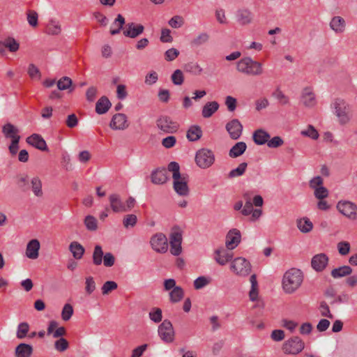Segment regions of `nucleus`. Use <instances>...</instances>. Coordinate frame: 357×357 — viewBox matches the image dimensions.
Instances as JSON below:
<instances>
[{
	"label": "nucleus",
	"instance_id": "nucleus-1",
	"mask_svg": "<svg viewBox=\"0 0 357 357\" xmlns=\"http://www.w3.org/2000/svg\"><path fill=\"white\" fill-rule=\"evenodd\" d=\"M168 171L172 173L173 188L175 192L180 196H187L189 194L188 178L187 175L181 174L178 163L171 162L168 165Z\"/></svg>",
	"mask_w": 357,
	"mask_h": 357
},
{
	"label": "nucleus",
	"instance_id": "nucleus-2",
	"mask_svg": "<svg viewBox=\"0 0 357 357\" xmlns=\"http://www.w3.org/2000/svg\"><path fill=\"white\" fill-rule=\"evenodd\" d=\"M303 274L301 270L291 268L287 271L282 278V286L286 294L294 293L302 284Z\"/></svg>",
	"mask_w": 357,
	"mask_h": 357
},
{
	"label": "nucleus",
	"instance_id": "nucleus-3",
	"mask_svg": "<svg viewBox=\"0 0 357 357\" xmlns=\"http://www.w3.org/2000/svg\"><path fill=\"white\" fill-rule=\"evenodd\" d=\"M236 69L247 75L259 76L264 73L262 64L250 57H245L237 62Z\"/></svg>",
	"mask_w": 357,
	"mask_h": 357
},
{
	"label": "nucleus",
	"instance_id": "nucleus-4",
	"mask_svg": "<svg viewBox=\"0 0 357 357\" xmlns=\"http://www.w3.org/2000/svg\"><path fill=\"white\" fill-rule=\"evenodd\" d=\"M251 269L250 261L244 257H236L231 260L230 264V271L238 277L248 276L250 273Z\"/></svg>",
	"mask_w": 357,
	"mask_h": 357
},
{
	"label": "nucleus",
	"instance_id": "nucleus-5",
	"mask_svg": "<svg viewBox=\"0 0 357 357\" xmlns=\"http://www.w3.org/2000/svg\"><path fill=\"white\" fill-rule=\"evenodd\" d=\"M335 114L340 124L344 125L350 120V106L342 99H336L333 103Z\"/></svg>",
	"mask_w": 357,
	"mask_h": 357
},
{
	"label": "nucleus",
	"instance_id": "nucleus-6",
	"mask_svg": "<svg viewBox=\"0 0 357 357\" xmlns=\"http://www.w3.org/2000/svg\"><path fill=\"white\" fill-rule=\"evenodd\" d=\"M195 162L202 169H207L212 166L215 162V155L213 151L208 149H201L195 155Z\"/></svg>",
	"mask_w": 357,
	"mask_h": 357
},
{
	"label": "nucleus",
	"instance_id": "nucleus-7",
	"mask_svg": "<svg viewBox=\"0 0 357 357\" xmlns=\"http://www.w3.org/2000/svg\"><path fill=\"white\" fill-rule=\"evenodd\" d=\"M102 260L104 266L106 267L112 266L115 262V258L111 252H107L104 255L102 247L96 245L93 252V263L99 266L102 264Z\"/></svg>",
	"mask_w": 357,
	"mask_h": 357
},
{
	"label": "nucleus",
	"instance_id": "nucleus-8",
	"mask_svg": "<svg viewBox=\"0 0 357 357\" xmlns=\"http://www.w3.org/2000/svg\"><path fill=\"white\" fill-rule=\"evenodd\" d=\"M304 347V342L299 337L294 336L284 342L282 350L284 354L296 355L301 352Z\"/></svg>",
	"mask_w": 357,
	"mask_h": 357
},
{
	"label": "nucleus",
	"instance_id": "nucleus-9",
	"mask_svg": "<svg viewBox=\"0 0 357 357\" xmlns=\"http://www.w3.org/2000/svg\"><path fill=\"white\" fill-rule=\"evenodd\" d=\"M182 231L178 227H174L169 236L170 252L178 256L182 251Z\"/></svg>",
	"mask_w": 357,
	"mask_h": 357
},
{
	"label": "nucleus",
	"instance_id": "nucleus-10",
	"mask_svg": "<svg viewBox=\"0 0 357 357\" xmlns=\"http://www.w3.org/2000/svg\"><path fill=\"white\" fill-rule=\"evenodd\" d=\"M152 249L158 253H165L168 250V240L162 233H156L150 239Z\"/></svg>",
	"mask_w": 357,
	"mask_h": 357
},
{
	"label": "nucleus",
	"instance_id": "nucleus-11",
	"mask_svg": "<svg viewBox=\"0 0 357 357\" xmlns=\"http://www.w3.org/2000/svg\"><path fill=\"white\" fill-rule=\"evenodd\" d=\"M340 213L350 220L357 219V206L349 201H340L337 204Z\"/></svg>",
	"mask_w": 357,
	"mask_h": 357
},
{
	"label": "nucleus",
	"instance_id": "nucleus-12",
	"mask_svg": "<svg viewBox=\"0 0 357 357\" xmlns=\"http://www.w3.org/2000/svg\"><path fill=\"white\" fill-rule=\"evenodd\" d=\"M158 335L162 341L167 343L173 342L174 331L170 321L165 319L158 326Z\"/></svg>",
	"mask_w": 357,
	"mask_h": 357
},
{
	"label": "nucleus",
	"instance_id": "nucleus-13",
	"mask_svg": "<svg viewBox=\"0 0 357 357\" xmlns=\"http://www.w3.org/2000/svg\"><path fill=\"white\" fill-rule=\"evenodd\" d=\"M156 123L160 130L167 133H174L178 128V124L167 116H160Z\"/></svg>",
	"mask_w": 357,
	"mask_h": 357
},
{
	"label": "nucleus",
	"instance_id": "nucleus-14",
	"mask_svg": "<svg viewBox=\"0 0 357 357\" xmlns=\"http://www.w3.org/2000/svg\"><path fill=\"white\" fill-rule=\"evenodd\" d=\"M233 254L224 247H219L214 250L213 259L220 266H225L231 261Z\"/></svg>",
	"mask_w": 357,
	"mask_h": 357
},
{
	"label": "nucleus",
	"instance_id": "nucleus-15",
	"mask_svg": "<svg viewBox=\"0 0 357 357\" xmlns=\"http://www.w3.org/2000/svg\"><path fill=\"white\" fill-rule=\"evenodd\" d=\"M241 240V231L237 229H230L226 235L225 247L227 250H232L236 248Z\"/></svg>",
	"mask_w": 357,
	"mask_h": 357
},
{
	"label": "nucleus",
	"instance_id": "nucleus-16",
	"mask_svg": "<svg viewBox=\"0 0 357 357\" xmlns=\"http://www.w3.org/2000/svg\"><path fill=\"white\" fill-rule=\"evenodd\" d=\"M236 18L239 25L246 26L253 22L254 15L249 9L242 8L237 10Z\"/></svg>",
	"mask_w": 357,
	"mask_h": 357
},
{
	"label": "nucleus",
	"instance_id": "nucleus-17",
	"mask_svg": "<svg viewBox=\"0 0 357 357\" xmlns=\"http://www.w3.org/2000/svg\"><path fill=\"white\" fill-rule=\"evenodd\" d=\"M129 126L126 114L118 113L113 116L110 122V127L113 130H125Z\"/></svg>",
	"mask_w": 357,
	"mask_h": 357
},
{
	"label": "nucleus",
	"instance_id": "nucleus-18",
	"mask_svg": "<svg viewBox=\"0 0 357 357\" xmlns=\"http://www.w3.org/2000/svg\"><path fill=\"white\" fill-rule=\"evenodd\" d=\"M226 129L233 139H238L243 131V126L238 119H233L226 125Z\"/></svg>",
	"mask_w": 357,
	"mask_h": 357
},
{
	"label": "nucleus",
	"instance_id": "nucleus-19",
	"mask_svg": "<svg viewBox=\"0 0 357 357\" xmlns=\"http://www.w3.org/2000/svg\"><path fill=\"white\" fill-rule=\"evenodd\" d=\"M301 101L303 105L307 107L316 105V96L311 87H305L303 89Z\"/></svg>",
	"mask_w": 357,
	"mask_h": 357
},
{
	"label": "nucleus",
	"instance_id": "nucleus-20",
	"mask_svg": "<svg viewBox=\"0 0 357 357\" xmlns=\"http://www.w3.org/2000/svg\"><path fill=\"white\" fill-rule=\"evenodd\" d=\"M328 263V257L324 253L315 255L311 260V266L314 270L320 272L325 269Z\"/></svg>",
	"mask_w": 357,
	"mask_h": 357
},
{
	"label": "nucleus",
	"instance_id": "nucleus-21",
	"mask_svg": "<svg viewBox=\"0 0 357 357\" xmlns=\"http://www.w3.org/2000/svg\"><path fill=\"white\" fill-rule=\"evenodd\" d=\"M109 202L111 209L114 213H124L126 208L124 202L121 200L119 195L114 193L109 196Z\"/></svg>",
	"mask_w": 357,
	"mask_h": 357
},
{
	"label": "nucleus",
	"instance_id": "nucleus-22",
	"mask_svg": "<svg viewBox=\"0 0 357 357\" xmlns=\"http://www.w3.org/2000/svg\"><path fill=\"white\" fill-rule=\"evenodd\" d=\"M40 244L38 240L32 239L26 245V256L31 259H36L39 256Z\"/></svg>",
	"mask_w": 357,
	"mask_h": 357
},
{
	"label": "nucleus",
	"instance_id": "nucleus-23",
	"mask_svg": "<svg viewBox=\"0 0 357 357\" xmlns=\"http://www.w3.org/2000/svg\"><path fill=\"white\" fill-rule=\"evenodd\" d=\"M47 335H52L54 338H61L66 333V330L64 327H59V323L56 321H50L47 328Z\"/></svg>",
	"mask_w": 357,
	"mask_h": 357
},
{
	"label": "nucleus",
	"instance_id": "nucleus-24",
	"mask_svg": "<svg viewBox=\"0 0 357 357\" xmlns=\"http://www.w3.org/2000/svg\"><path fill=\"white\" fill-rule=\"evenodd\" d=\"M144 29V26L142 24L128 23L123 31V34L125 36L134 38L142 33Z\"/></svg>",
	"mask_w": 357,
	"mask_h": 357
},
{
	"label": "nucleus",
	"instance_id": "nucleus-25",
	"mask_svg": "<svg viewBox=\"0 0 357 357\" xmlns=\"http://www.w3.org/2000/svg\"><path fill=\"white\" fill-rule=\"evenodd\" d=\"M26 142L39 150H47V146L45 139L38 134H33L28 137L26 138Z\"/></svg>",
	"mask_w": 357,
	"mask_h": 357
},
{
	"label": "nucleus",
	"instance_id": "nucleus-26",
	"mask_svg": "<svg viewBox=\"0 0 357 357\" xmlns=\"http://www.w3.org/2000/svg\"><path fill=\"white\" fill-rule=\"evenodd\" d=\"M329 26L335 33H342L345 31L346 22L343 17L335 16L332 17Z\"/></svg>",
	"mask_w": 357,
	"mask_h": 357
},
{
	"label": "nucleus",
	"instance_id": "nucleus-27",
	"mask_svg": "<svg viewBox=\"0 0 357 357\" xmlns=\"http://www.w3.org/2000/svg\"><path fill=\"white\" fill-rule=\"evenodd\" d=\"M151 177L154 184L165 183L168 179L167 171L165 169H158L152 172Z\"/></svg>",
	"mask_w": 357,
	"mask_h": 357
},
{
	"label": "nucleus",
	"instance_id": "nucleus-28",
	"mask_svg": "<svg viewBox=\"0 0 357 357\" xmlns=\"http://www.w3.org/2000/svg\"><path fill=\"white\" fill-rule=\"evenodd\" d=\"M219 109V104L216 101L206 102L202 110V115L204 118H210Z\"/></svg>",
	"mask_w": 357,
	"mask_h": 357
},
{
	"label": "nucleus",
	"instance_id": "nucleus-29",
	"mask_svg": "<svg viewBox=\"0 0 357 357\" xmlns=\"http://www.w3.org/2000/svg\"><path fill=\"white\" fill-rule=\"evenodd\" d=\"M2 132L6 138H9L11 140L15 137L20 138L19 130L10 123H7L2 127Z\"/></svg>",
	"mask_w": 357,
	"mask_h": 357
},
{
	"label": "nucleus",
	"instance_id": "nucleus-30",
	"mask_svg": "<svg viewBox=\"0 0 357 357\" xmlns=\"http://www.w3.org/2000/svg\"><path fill=\"white\" fill-rule=\"evenodd\" d=\"M32 353V346L25 343L18 344L15 351V357H30Z\"/></svg>",
	"mask_w": 357,
	"mask_h": 357
},
{
	"label": "nucleus",
	"instance_id": "nucleus-31",
	"mask_svg": "<svg viewBox=\"0 0 357 357\" xmlns=\"http://www.w3.org/2000/svg\"><path fill=\"white\" fill-rule=\"evenodd\" d=\"M270 135L262 129H259L253 133V140L258 145H263L268 142Z\"/></svg>",
	"mask_w": 357,
	"mask_h": 357
},
{
	"label": "nucleus",
	"instance_id": "nucleus-32",
	"mask_svg": "<svg viewBox=\"0 0 357 357\" xmlns=\"http://www.w3.org/2000/svg\"><path fill=\"white\" fill-rule=\"evenodd\" d=\"M110 107L111 102L109 99L105 96H102L96 102V112L99 114H102L106 113Z\"/></svg>",
	"mask_w": 357,
	"mask_h": 357
},
{
	"label": "nucleus",
	"instance_id": "nucleus-33",
	"mask_svg": "<svg viewBox=\"0 0 357 357\" xmlns=\"http://www.w3.org/2000/svg\"><path fill=\"white\" fill-rule=\"evenodd\" d=\"M69 250L76 259H80L84 255V247L77 241H73L69 245Z\"/></svg>",
	"mask_w": 357,
	"mask_h": 357
},
{
	"label": "nucleus",
	"instance_id": "nucleus-34",
	"mask_svg": "<svg viewBox=\"0 0 357 357\" xmlns=\"http://www.w3.org/2000/svg\"><path fill=\"white\" fill-rule=\"evenodd\" d=\"M246 148L247 146L245 142H238L230 149L229 155L233 158H237L241 155L245 151Z\"/></svg>",
	"mask_w": 357,
	"mask_h": 357
},
{
	"label": "nucleus",
	"instance_id": "nucleus-35",
	"mask_svg": "<svg viewBox=\"0 0 357 357\" xmlns=\"http://www.w3.org/2000/svg\"><path fill=\"white\" fill-rule=\"evenodd\" d=\"M250 282L251 283V289L249 292L250 299L252 301H255L257 300L259 294L258 282L255 274H253L250 276Z\"/></svg>",
	"mask_w": 357,
	"mask_h": 357
},
{
	"label": "nucleus",
	"instance_id": "nucleus-36",
	"mask_svg": "<svg viewBox=\"0 0 357 357\" xmlns=\"http://www.w3.org/2000/svg\"><path fill=\"white\" fill-rule=\"evenodd\" d=\"M202 135V131L199 126H192L187 131L186 137L190 142L197 141L201 138Z\"/></svg>",
	"mask_w": 357,
	"mask_h": 357
},
{
	"label": "nucleus",
	"instance_id": "nucleus-37",
	"mask_svg": "<svg viewBox=\"0 0 357 357\" xmlns=\"http://www.w3.org/2000/svg\"><path fill=\"white\" fill-rule=\"evenodd\" d=\"M297 227L303 233H308L313 228V224L307 218H303L297 220Z\"/></svg>",
	"mask_w": 357,
	"mask_h": 357
},
{
	"label": "nucleus",
	"instance_id": "nucleus-38",
	"mask_svg": "<svg viewBox=\"0 0 357 357\" xmlns=\"http://www.w3.org/2000/svg\"><path fill=\"white\" fill-rule=\"evenodd\" d=\"M124 24V17L121 14H119L116 18L115 19L114 22L112 24V27L110 29V33L112 35H116L119 33Z\"/></svg>",
	"mask_w": 357,
	"mask_h": 357
},
{
	"label": "nucleus",
	"instance_id": "nucleus-39",
	"mask_svg": "<svg viewBox=\"0 0 357 357\" xmlns=\"http://www.w3.org/2000/svg\"><path fill=\"white\" fill-rule=\"evenodd\" d=\"M183 297L184 290L181 287H174L169 291V300L173 303H178Z\"/></svg>",
	"mask_w": 357,
	"mask_h": 357
},
{
	"label": "nucleus",
	"instance_id": "nucleus-40",
	"mask_svg": "<svg viewBox=\"0 0 357 357\" xmlns=\"http://www.w3.org/2000/svg\"><path fill=\"white\" fill-rule=\"evenodd\" d=\"M184 70L194 75H200L203 73V68L198 63L189 62L184 66Z\"/></svg>",
	"mask_w": 357,
	"mask_h": 357
},
{
	"label": "nucleus",
	"instance_id": "nucleus-41",
	"mask_svg": "<svg viewBox=\"0 0 357 357\" xmlns=\"http://www.w3.org/2000/svg\"><path fill=\"white\" fill-rule=\"evenodd\" d=\"M352 272V269L349 266H343L337 268H334L331 271V275L334 278H338L349 275Z\"/></svg>",
	"mask_w": 357,
	"mask_h": 357
},
{
	"label": "nucleus",
	"instance_id": "nucleus-42",
	"mask_svg": "<svg viewBox=\"0 0 357 357\" xmlns=\"http://www.w3.org/2000/svg\"><path fill=\"white\" fill-rule=\"evenodd\" d=\"M61 31L59 22L50 20L47 25L46 32L50 35H59Z\"/></svg>",
	"mask_w": 357,
	"mask_h": 357
},
{
	"label": "nucleus",
	"instance_id": "nucleus-43",
	"mask_svg": "<svg viewBox=\"0 0 357 357\" xmlns=\"http://www.w3.org/2000/svg\"><path fill=\"white\" fill-rule=\"evenodd\" d=\"M29 331V325L27 322H22L18 324L16 336L18 339H23L26 337Z\"/></svg>",
	"mask_w": 357,
	"mask_h": 357
},
{
	"label": "nucleus",
	"instance_id": "nucleus-44",
	"mask_svg": "<svg viewBox=\"0 0 357 357\" xmlns=\"http://www.w3.org/2000/svg\"><path fill=\"white\" fill-rule=\"evenodd\" d=\"M31 188L34 195L37 197H40L43 195L42 183L39 178L34 177L31 181Z\"/></svg>",
	"mask_w": 357,
	"mask_h": 357
},
{
	"label": "nucleus",
	"instance_id": "nucleus-45",
	"mask_svg": "<svg viewBox=\"0 0 357 357\" xmlns=\"http://www.w3.org/2000/svg\"><path fill=\"white\" fill-rule=\"evenodd\" d=\"M248 164L246 162L241 163L236 169H232L229 173V178H235L242 176L247 168Z\"/></svg>",
	"mask_w": 357,
	"mask_h": 357
},
{
	"label": "nucleus",
	"instance_id": "nucleus-46",
	"mask_svg": "<svg viewBox=\"0 0 357 357\" xmlns=\"http://www.w3.org/2000/svg\"><path fill=\"white\" fill-rule=\"evenodd\" d=\"M3 45L11 52H17L20 47L19 43L13 38H8L5 39L3 42Z\"/></svg>",
	"mask_w": 357,
	"mask_h": 357
},
{
	"label": "nucleus",
	"instance_id": "nucleus-47",
	"mask_svg": "<svg viewBox=\"0 0 357 357\" xmlns=\"http://www.w3.org/2000/svg\"><path fill=\"white\" fill-rule=\"evenodd\" d=\"M211 282V279L209 277L206 276H200L198 277L195 281H194V287L195 289H200L203 287L207 286Z\"/></svg>",
	"mask_w": 357,
	"mask_h": 357
},
{
	"label": "nucleus",
	"instance_id": "nucleus-48",
	"mask_svg": "<svg viewBox=\"0 0 357 357\" xmlns=\"http://www.w3.org/2000/svg\"><path fill=\"white\" fill-rule=\"evenodd\" d=\"M84 225L88 230L96 231L98 228V221L92 215H87L84 219Z\"/></svg>",
	"mask_w": 357,
	"mask_h": 357
},
{
	"label": "nucleus",
	"instance_id": "nucleus-49",
	"mask_svg": "<svg viewBox=\"0 0 357 357\" xmlns=\"http://www.w3.org/2000/svg\"><path fill=\"white\" fill-rule=\"evenodd\" d=\"M273 96L275 97L280 104L284 105L289 102L288 96H287L280 89H277L273 93Z\"/></svg>",
	"mask_w": 357,
	"mask_h": 357
},
{
	"label": "nucleus",
	"instance_id": "nucleus-50",
	"mask_svg": "<svg viewBox=\"0 0 357 357\" xmlns=\"http://www.w3.org/2000/svg\"><path fill=\"white\" fill-rule=\"evenodd\" d=\"M27 21L29 24L32 27L38 26V15L33 10H29L26 13Z\"/></svg>",
	"mask_w": 357,
	"mask_h": 357
},
{
	"label": "nucleus",
	"instance_id": "nucleus-51",
	"mask_svg": "<svg viewBox=\"0 0 357 357\" xmlns=\"http://www.w3.org/2000/svg\"><path fill=\"white\" fill-rule=\"evenodd\" d=\"M149 318L155 323H159L162 321V313L161 309L158 307L153 308L149 312Z\"/></svg>",
	"mask_w": 357,
	"mask_h": 357
},
{
	"label": "nucleus",
	"instance_id": "nucleus-52",
	"mask_svg": "<svg viewBox=\"0 0 357 357\" xmlns=\"http://www.w3.org/2000/svg\"><path fill=\"white\" fill-rule=\"evenodd\" d=\"M171 79L174 84L181 85L184 82L183 72L179 69L176 70L172 75Z\"/></svg>",
	"mask_w": 357,
	"mask_h": 357
},
{
	"label": "nucleus",
	"instance_id": "nucleus-53",
	"mask_svg": "<svg viewBox=\"0 0 357 357\" xmlns=\"http://www.w3.org/2000/svg\"><path fill=\"white\" fill-rule=\"evenodd\" d=\"M118 287L117 283L114 281H107L105 282L101 288L102 294L103 295L109 294L112 291L116 289Z\"/></svg>",
	"mask_w": 357,
	"mask_h": 357
},
{
	"label": "nucleus",
	"instance_id": "nucleus-54",
	"mask_svg": "<svg viewBox=\"0 0 357 357\" xmlns=\"http://www.w3.org/2000/svg\"><path fill=\"white\" fill-rule=\"evenodd\" d=\"M301 134L312 139H317L319 136L317 130L311 125L308 126L306 130H302Z\"/></svg>",
	"mask_w": 357,
	"mask_h": 357
},
{
	"label": "nucleus",
	"instance_id": "nucleus-55",
	"mask_svg": "<svg viewBox=\"0 0 357 357\" xmlns=\"http://www.w3.org/2000/svg\"><path fill=\"white\" fill-rule=\"evenodd\" d=\"M96 285L93 277L89 276L85 280V291L89 295L91 294L96 289Z\"/></svg>",
	"mask_w": 357,
	"mask_h": 357
},
{
	"label": "nucleus",
	"instance_id": "nucleus-56",
	"mask_svg": "<svg viewBox=\"0 0 357 357\" xmlns=\"http://www.w3.org/2000/svg\"><path fill=\"white\" fill-rule=\"evenodd\" d=\"M337 248L340 255L344 256L349 253L351 245L347 241H340L337 243Z\"/></svg>",
	"mask_w": 357,
	"mask_h": 357
},
{
	"label": "nucleus",
	"instance_id": "nucleus-57",
	"mask_svg": "<svg viewBox=\"0 0 357 357\" xmlns=\"http://www.w3.org/2000/svg\"><path fill=\"white\" fill-rule=\"evenodd\" d=\"M73 314V308L70 304H65L62 312H61V317L63 321H68L72 315Z\"/></svg>",
	"mask_w": 357,
	"mask_h": 357
},
{
	"label": "nucleus",
	"instance_id": "nucleus-58",
	"mask_svg": "<svg viewBox=\"0 0 357 357\" xmlns=\"http://www.w3.org/2000/svg\"><path fill=\"white\" fill-rule=\"evenodd\" d=\"M28 75L32 79H40L41 77L38 68L33 63L29 64L27 70Z\"/></svg>",
	"mask_w": 357,
	"mask_h": 357
},
{
	"label": "nucleus",
	"instance_id": "nucleus-59",
	"mask_svg": "<svg viewBox=\"0 0 357 357\" xmlns=\"http://www.w3.org/2000/svg\"><path fill=\"white\" fill-rule=\"evenodd\" d=\"M69 347L68 342L63 337H61L54 342V348L59 352L66 351Z\"/></svg>",
	"mask_w": 357,
	"mask_h": 357
},
{
	"label": "nucleus",
	"instance_id": "nucleus-60",
	"mask_svg": "<svg viewBox=\"0 0 357 357\" xmlns=\"http://www.w3.org/2000/svg\"><path fill=\"white\" fill-rule=\"evenodd\" d=\"M72 85V79L68 77H63L57 82V87L59 90H66Z\"/></svg>",
	"mask_w": 357,
	"mask_h": 357
},
{
	"label": "nucleus",
	"instance_id": "nucleus-61",
	"mask_svg": "<svg viewBox=\"0 0 357 357\" xmlns=\"http://www.w3.org/2000/svg\"><path fill=\"white\" fill-rule=\"evenodd\" d=\"M137 221V218L134 214H129L124 217L123 220V226L126 228L129 227H134Z\"/></svg>",
	"mask_w": 357,
	"mask_h": 357
},
{
	"label": "nucleus",
	"instance_id": "nucleus-62",
	"mask_svg": "<svg viewBox=\"0 0 357 357\" xmlns=\"http://www.w3.org/2000/svg\"><path fill=\"white\" fill-rule=\"evenodd\" d=\"M209 38L206 33H201L192 40V44L195 46H199L208 41Z\"/></svg>",
	"mask_w": 357,
	"mask_h": 357
},
{
	"label": "nucleus",
	"instance_id": "nucleus-63",
	"mask_svg": "<svg viewBox=\"0 0 357 357\" xmlns=\"http://www.w3.org/2000/svg\"><path fill=\"white\" fill-rule=\"evenodd\" d=\"M329 192L326 188L324 185L321 188H316L314 190V195L317 199H324L328 197Z\"/></svg>",
	"mask_w": 357,
	"mask_h": 357
},
{
	"label": "nucleus",
	"instance_id": "nucleus-64",
	"mask_svg": "<svg viewBox=\"0 0 357 357\" xmlns=\"http://www.w3.org/2000/svg\"><path fill=\"white\" fill-rule=\"evenodd\" d=\"M183 17L179 15L174 16L169 21V25L174 29L180 28L183 26Z\"/></svg>",
	"mask_w": 357,
	"mask_h": 357
}]
</instances>
